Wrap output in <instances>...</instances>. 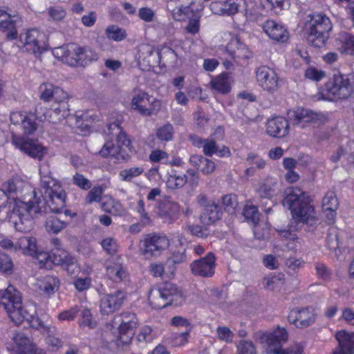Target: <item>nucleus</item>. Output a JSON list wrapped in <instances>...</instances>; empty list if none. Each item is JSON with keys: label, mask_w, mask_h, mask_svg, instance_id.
Wrapping results in <instances>:
<instances>
[{"label": "nucleus", "mask_w": 354, "mask_h": 354, "mask_svg": "<svg viewBox=\"0 0 354 354\" xmlns=\"http://www.w3.org/2000/svg\"><path fill=\"white\" fill-rule=\"evenodd\" d=\"M156 136L161 140H170L173 136V127L170 124H165L157 130Z\"/></svg>", "instance_id": "nucleus-55"}, {"label": "nucleus", "mask_w": 354, "mask_h": 354, "mask_svg": "<svg viewBox=\"0 0 354 354\" xmlns=\"http://www.w3.org/2000/svg\"><path fill=\"white\" fill-rule=\"evenodd\" d=\"M169 245V239L165 236L155 233L147 234L142 241L144 254L148 257H156Z\"/></svg>", "instance_id": "nucleus-13"}, {"label": "nucleus", "mask_w": 354, "mask_h": 354, "mask_svg": "<svg viewBox=\"0 0 354 354\" xmlns=\"http://www.w3.org/2000/svg\"><path fill=\"white\" fill-rule=\"evenodd\" d=\"M73 183L78 187L88 190L91 187V183L88 179L80 173H75L73 177Z\"/></svg>", "instance_id": "nucleus-57"}, {"label": "nucleus", "mask_w": 354, "mask_h": 354, "mask_svg": "<svg viewBox=\"0 0 354 354\" xmlns=\"http://www.w3.org/2000/svg\"><path fill=\"white\" fill-rule=\"evenodd\" d=\"M190 161L200 169L203 174H209L215 169L213 161L201 155H194L190 157Z\"/></svg>", "instance_id": "nucleus-33"}, {"label": "nucleus", "mask_w": 354, "mask_h": 354, "mask_svg": "<svg viewBox=\"0 0 354 354\" xmlns=\"http://www.w3.org/2000/svg\"><path fill=\"white\" fill-rule=\"evenodd\" d=\"M216 332L220 339L226 342H231L232 341L233 333L228 327L218 326Z\"/></svg>", "instance_id": "nucleus-64"}, {"label": "nucleus", "mask_w": 354, "mask_h": 354, "mask_svg": "<svg viewBox=\"0 0 354 354\" xmlns=\"http://www.w3.org/2000/svg\"><path fill=\"white\" fill-rule=\"evenodd\" d=\"M41 187L44 189L43 197L53 213H61L66 206V193L60 183L52 177L47 167L39 169Z\"/></svg>", "instance_id": "nucleus-4"}, {"label": "nucleus", "mask_w": 354, "mask_h": 354, "mask_svg": "<svg viewBox=\"0 0 354 354\" xmlns=\"http://www.w3.org/2000/svg\"><path fill=\"white\" fill-rule=\"evenodd\" d=\"M245 0H226L224 1L225 15H232L238 12L245 10Z\"/></svg>", "instance_id": "nucleus-36"}, {"label": "nucleus", "mask_w": 354, "mask_h": 354, "mask_svg": "<svg viewBox=\"0 0 354 354\" xmlns=\"http://www.w3.org/2000/svg\"><path fill=\"white\" fill-rule=\"evenodd\" d=\"M337 39L344 45L346 53L354 55V36L346 32H340Z\"/></svg>", "instance_id": "nucleus-40"}, {"label": "nucleus", "mask_w": 354, "mask_h": 354, "mask_svg": "<svg viewBox=\"0 0 354 354\" xmlns=\"http://www.w3.org/2000/svg\"><path fill=\"white\" fill-rule=\"evenodd\" d=\"M17 15H11L0 10V31L6 33L8 39H15L18 37L17 27L21 24Z\"/></svg>", "instance_id": "nucleus-18"}, {"label": "nucleus", "mask_w": 354, "mask_h": 354, "mask_svg": "<svg viewBox=\"0 0 354 354\" xmlns=\"http://www.w3.org/2000/svg\"><path fill=\"white\" fill-rule=\"evenodd\" d=\"M231 82L230 75L224 73L213 78L209 84L212 90L225 95L231 91Z\"/></svg>", "instance_id": "nucleus-31"}, {"label": "nucleus", "mask_w": 354, "mask_h": 354, "mask_svg": "<svg viewBox=\"0 0 354 354\" xmlns=\"http://www.w3.org/2000/svg\"><path fill=\"white\" fill-rule=\"evenodd\" d=\"M177 210V204L175 203L165 201L160 207V211L163 215L168 216L169 218L172 217Z\"/></svg>", "instance_id": "nucleus-58"}, {"label": "nucleus", "mask_w": 354, "mask_h": 354, "mask_svg": "<svg viewBox=\"0 0 354 354\" xmlns=\"http://www.w3.org/2000/svg\"><path fill=\"white\" fill-rule=\"evenodd\" d=\"M239 354H256L254 344L250 341H241L238 346Z\"/></svg>", "instance_id": "nucleus-61"}, {"label": "nucleus", "mask_w": 354, "mask_h": 354, "mask_svg": "<svg viewBox=\"0 0 354 354\" xmlns=\"http://www.w3.org/2000/svg\"><path fill=\"white\" fill-rule=\"evenodd\" d=\"M39 97L44 102L55 100L58 103L62 102L67 98V93L61 88L51 83H43L39 88Z\"/></svg>", "instance_id": "nucleus-21"}, {"label": "nucleus", "mask_w": 354, "mask_h": 354, "mask_svg": "<svg viewBox=\"0 0 354 354\" xmlns=\"http://www.w3.org/2000/svg\"><path fill=\"white\" fill-rule=\"evenodd\" d=\"M223 215V211L219 205L214 201L203 209L201 214V220L203 224L210 225L220 220Z\"/></svg>", "instance_id": "nucleus-28"}, {"label": "nucleus", "mask_w": 354, "mask_h": 354, "mask_svg": "<svg viewBox=\"0 0 354 354\" xmlns=\"http://www.w3.org/2000/svg\"><path fill=\"white\" fill-rule=\"evenodd\" d=\"M80 312V308L77 306L68 310H64L58 315V319L61 321H72Z\"/></svg>", "instance_id": "nucleus-59"}, {"label": "nucleus", "mask_w": 354, "mask_h": 354, "mask_svg": "<svg viewBox=\"0 0 354 354\" xmlns=\"http://www.w3.org/2000/svg\"><path fill=\"white\" fill-rule=\"evenodd\" d=\"M14 263L11 257L3 252L0 251V272L7 275L13 273Z\"/></svg>", "instance_id": "nucleus-43"}, {"label": "nucleus", "mask_w": 354, "mask_h": 354, "mask_svg": "<svg viewBox=\"0 0 354 354\" xmlns=\"http://www.w3.org/2000/svg\"><path fill=\"white\" fill-rule=\"evenodd\" d=\"M231 116L236 123L241 125H243L245 124H248L252 122H258L262 120V116L259 114L254 118H250V116L246 115L244 112H231Z\"/></svg>", "instance_id": "nucleus-44"}, {"label": "nucleus", "mask_w": 354, "mask_h": 354, "mask_svg": "<svg viewBox=\"0 0 354 354\" xmlns=\"http://www.w3.org/2000/svg\"><path fill=\"white\" fill-rule=\"evenodd\" d=\"M107 120L105 133L115 136L118 145H115L112 141H106L100 151V155L103 158L111 157L117 161L124 160L127 153L122 147H128L131 145V140L121 127L124 117L121 112H109Z\"/></svg>", "instance_id": "nucleus-2"}, {"label": "nucleus", "mask_w": 354, "mask_h": 354, "mask_svg": "<svg viewBox=\"0 0 354 354\" xmlns=\"http://www.w3.org/2000/svg\"><path fill=\"white\" fill-rule=\"evenodd\" d=\"M12 143L24 153L32 158L39 160H41L47 153L46 149L39 144L37 140H34L28 138H13Z\"/></svg>", "instance_id": "nucleus-14"}, {"label": "nucleus", "mask_w": 354, "mask_h": 354, "mask_svg": "<svg viewBox=\"0 0 354 354\" xmlns=\"http://www.w3.org/2000/svg\"><path fill=\"white\" fill-rule=\"evenodd\" d=\"M281 236L288 239L289 241H292L293 243H287V247L292 250H297L298 246L300 245V243L299 241V238L295 233V229H292V227L290 226L288 229H286L281 230L280 232Z\"/></svg>", "instance_id": "nucleus-42"}, {"label": "nucleus", "mask_w": 354, "mask_h": 354, "mask_svg": "<svg viewBox=\"0 0 354 354\" xmlns=\"http://www.w3.org/2000/svg\"><path fill=\"white\" fill-rule=\"evenodd\" d=\"M222 204L228 214H233L239 206L238 197L234 194H226L222 197Z\"/></svg>", "instance_id": "nucleus-38"}, {"label": "nucleus", "mask_w": 354, "mask_h": 354, "mask_svg": "<svg viewBox=\"0 0 354 354\" xmlns=\"http://www.w3.org/2000/svg\"><path fill=\"white\" fill-rule=\"evenodd\" d=\"M37 260L39 268L47 267L48 261L52 262V253L39 250L36 255L33 257Z\"/></svg>", "instance_id": "nucleus-62"}, {"label": "nucleus", "mask_w": 354, "mask_h": 354, "mask_svg": "<svg viewBox=\"0 0 354 354\" xmlns=\"http://www.w3.org/2000/svg\"><path fill=\"white\" fill-rule=\"evenodd\" d=\"M75 125L82 132H88L93 124L100 122L102 119L101 112L90 114V112H82L81 115H74Z\"/></svg>", "instance_id": "nucleus-25"}, {"label": "nucleus", "mask_w": 354, "mask_h": 354, "mask_svg": "<svg viewBox=\"0 0 354 354\" xmlns=\"http://www.w3.org/2000/svg\"><path fill=\"white\" fill-rule=\"evenodd\" d=\"M177 293V288H171V284H165L162 289L152 290L149 295V301L155 309H162L171 305Z\"/></svg>", "instance_id": "nucleus-12"}, {"label": "nucleus", "mask_w": 354, "mask_h": 354, "mask_svg": "<svg viewBox=\"0 0 354 354\" xmlns=\"http://www.w3.org/2000/svg\"><path fill=\"white\" fill-rule=\"evenodd\" d=\"M24 187V182L19 178H12L2 185L1 189L8 198L18 197ZM32 199L28 202L15 200L14 207L10 214V218L15 229L21 232H30L34 226V216L41 212L40 198L37 197L35 191L32 192Z\"/></svg>", "instance_id": "nucleus-1"}, {"label": "nucleus", "mask_w": 354, "mask_h": 354, "mask_svg": "<svg viewBox=\"0 0 354 354\" xmlns=\"http://www.w3.org/2000/svg\"><path fill=\"white\" fill-rule=\"evenodd\" d=\"M262 28L268 36L273 40L283 43L289 39L287 28L282 24L274 20H267L263 23Z\"/></svg>", "instance_id": "nucleus-22"}, {"label": "nucleus", "mask_w": 354, "mask_h": 354, "mask_svg": "<svg viewBox=\"0 0 354 354\" xmlns=\"http://www.w3.org/2000/svg\"><path fill=\"white\" fill-rule=\"evenodd\" d=\"M257 193L262 198L270 199L274 194V189L270 185L262 183L259 185Z\"/></svg>", "instance_id": "nucleus-63"}, {"label": "nucleus", "mask_w": 354, "mask_h": 354, "mask_svg": "<svg viewBox=\"0 0 354 354\" xmlns=\"http://www.w3.org/2000/svg\"><path fill=\"white\" fill-rule=\"evenodd\" d=\"M189 140L198 148H203V152L206 156H212L216 153V143L213 139H203L197 135H190Z\"/></svg>", "instance_id": "nucleus-30"}, {"label": "nucleus", "mask_w": 354, "mask_h": 354, "mask_svg": "<svg viewBox=\"0 0 354 354\" xmlns=\"http://www.w3.org/2000/svg\"><path fill=\"white\" fill-rule=\"evenodd\" d=\"M105 32L107 37L114 41H122L127 37L125 30L115 25L108 26Z\"/></svg>", "instance_id": "nucleus-46"}, {"label": "nucleus", "mask_w": 354, "mask_h": 354, "mask_svg": "<svg viewBox=\"0 0 354 354\" xmlns=\"http://www.w3.org/2000/svg\"><path fill=\"white\" fill-rule=\"evenodd\" d=\"M127 299V293L122 290L106 294L100 300V312L103 315H110L119 310Z\"/></svg>", "instance_id": "nucleus-16"}, {"label": "nucleus", "mask_w": 354, "mask_h": 354, "mask_svg": "<svg viewBox=\"0 0 354 354\" xmlns=\"http://www.w3.org/2000/svg\"><path fill=\"white\" fill-rule=\"evenodd\" d=\"M289 131L288 120L280 116L273 117L268 120L266 123V133L273 138H283Z\"/></svg>", "instance_id": "nucleus-23"}, {"label": "nucleus", "mask_w": 354, "mask_h": 354, "mask_svg": "<svg viewBox=\"0 0 354 354\" xmlns=\"http://www.w3.org/2000/svg\"><path fill=\"white\" fill-rule=\"evenodd\" d=\"M257 80L259 85L269 92H273L278 88V77L275 71L266 66H260L256 72Z\"/></svg>", "instance_id": "nucleus-19"}, {"label": "nucleus", "mask_w": 354, "mask_h": 354, "mask_svg": "<svg viewBox=\"0 0 354 354\" xmlns=\"http://www.w3.org/2000/svg\"><path fill=\"white\" fill-rule=\"evenodd\" d=\"M50 243L53 246L50 252L52 253V263H53V260L55 259V257L68 254V252L63 249L62 243L58 238L52 239Z\"/></svg>", "instance_id": "nucleus-54"}, {"label": "nucleus", "mask_w": 354, "mask_h": 354, "mask_svg": "<svg viewBox=\"0 0 354 354\" xmlns=\"http://www.w3.org/2000/svg\"><path fill=\"white\" fill-rule=\"evenodd\" d=\"M136 211L140 214V221L145 224L151 223V218L149 214L145 211V202L140 199L138 202V205L136 207Z\"/></svg>", "instance_id": "nucleus-60"}, {"label": "nucleus", "mask_w": 354, "mask_h": 354, "mask_svg": "<svg viewBox=\"0 0 354 354\" xmlns=\"http://www.w3.org/2000/svg\"><path fill=\"white\" fill-rule=\"evenodd\" d=\"M317 319V314L313 306L296 307L291 309L288 315L290 324L297 328L304 329L313 325Z\"/></svg>", "instance_id": "nucleus-10"}, {"label": "nucleus", "mask_w": 354, "mask_h": 354, "mask_svg": "<svg viewBox=\"0 0 354 354\" xmlns=\"http://www.w3.org/2000/svg\"><path fill=\"white\" fill-rule=\"evenodd\" d=\"M243 215L248 221H250L255 226L259 223V214L256 206H245L243 210Z\"/></svg>", "instance_id": "nucleus-50"}, {"label": "nucleus", "mask_w": 354, "mask_h": 354, "mask_svg": "<svg viewBox=\"0 0 354 354\" xmlns=\"http://www.w3.org/2000/svg\"><path fill=\"white\" fill-rule=\"evenodd\" d=\"M19 41L26 51L39 56L48 49L46 35L36 28H32L21 32Z\"/></svg>", "instance_id": "nucleus-9"}, {"label": "nucleus", "mask_w": 354, "mask_h": 354, "mask_svg": "<svg viewBox=\"0 0 354 354\" xmlns=\"http://www.w3.org/2000/svg\"><path fill=\"white\" fill-rule=\"evenodd\" d=\"M177 257L173 256L167 259L164 266L165 274L174 277L177 270Z\"/></svg>", "instance_id": "nucleus-56"}, {"label": "nucleus", "mask_w": 354, "mask_h": 354, "mask_svg": "<svg viewBox=\"0 0 354 354\" xmlns=\"http://www.w3.org/2000/svg\"><path fill=\"white\" fill-rule=\"evenodd\" d=\"M100 245L103 250L109 254L113 255L118 251V242L113 237H107L102 239Z\"/></svg>", "instance_id": "nucleus-52"}, {"label": "nucleus", "mask_w": 354, "mask_h": 354, "mask_svg": "<svg viewBox=\"0 0 354 354\" xmlns=\"http://www.w3.org/2000/svg\"><path fill=\"white\" fill-rule=\"evenodd\" d=\"M37 113L27 112L21 124L25 133L32 134L37 129V124L35 122V119L37 117Z\"/></svg>", "instance_id": "nucleus-37"}, {"label": "nucleus", "mask_w": 354, "mask_h": 354, "mask_svg": "<svg viewBox=\"0 0 354 354\" xmlns=\"http://www.w3.org/2000/svg\"><path fill=\"white\" fill-rule=\"evenodd\" d=\"M102 209L112 215H119L122 212V206L120 203L114 200H110L102 205Z\"/></svg>", "instance_id": "nucleus-51"}, {"label": "nucleus", "mask_w": 354, "mask_h": 354, "mask_svg": "<svg viewBox=\"0 0 354 354\" xmlns=\"http://www.w3.org/2000/svg\"><path fill=\"white\" fill-rule=\"evenodd\" d=\"M351 75H344L339 72L334 73L325 84L321 92V98L333 100V98L346 99L348 97L353 89Z\"/></svg>", "instance_id": "nucleus-7"}, {"label": "nucleus", "mask_w": 354, "mask_h": 354, "mask_svg": "<svg viewBox=\"0 0 354 354\" xmlns=\"http://www.w3.org/2000/svg\"><path fill=\"white\" fill-rule=\"evenodd\" d=\"M198 179L199 177L197 172L193 169H189L183 175V177L180 178L178 176V186L187 183L191 187H195L198 185Z\"/></svg>", "instance_id": "nucleus-45"}, {"label": "nucleus", "mask_w": 354, "mask_h": 354, "mask_svg": "<svg viewBox=\"0 0 354 354\" xmlns=\"http://www.w3.org/2000/svg\"><path fill=\"white\" fill-rule=\"evenodd\" d=\"M127 274L126 270L120 263H113L106 267V275L108 278L115 283L121 282L127 277Z\"/></svg>", "instance_id": "nucleus-35"}, {"label": "nucleus", "mask_w": 354, "mask_h": 354, "mask_svg": "<svg viewBox=\"0 0 354 354\" xmlns=\"http://www.w3.org/2000/svg\"><path fill=\"white\" fill-rule=\"evenodd\" d=\"M19 248L22 250L23 253L31 257H34L39 252L37 248L36 239L30 236H22L18 240Z\"/></svg>", "instance_id": "nucleus-34"}, {"label": "nucleus", "mask_w": 354, "mask_h": 354, "mask_svg": "<svg viewBox=\"0 0 354 354\" xmlns=\"http://www.w3.org/2000/svg\"><path fill=\"white\" fill-rule=\"evenodd\" d=\"M53 55L71 66H82L97 59V55L90 48H84L74 43L63 45L53 50Z\"/></svg>", "instance_id": "nucleus-6"}, {"label": "nucleus", "mask_w": 354, "mask_h": 354, "mask_svg": "<svg viewBox=\"0 0 354 354\" xmlns=\"http://www.w3.org/2000/svg\"><path fill=\"white\" fill-rule=\"evenodd\" d=\"M290 121L294 126L304 128L306 124L313 123L319 124L324 122L325 118L322 112H293L290 116Z\"/></svg>", "instance_id": "nucleus-24"}, {"label": "nucleus", "mask_w": 354, "mask_h": 354, "mask_svg": "<svg viewBox=\"0 0 354 354\" xmlns=\"http://www.w3.org/2000/svg\"><path fill=\"white\" fill-rule=\"evenodd\" d=\"M159 104V101L151 102L149 95L144 92L135 95L131 101V108L137 111H157L156 107Z\"/></svg>", "instance_id": "nucleus-27"}, {"label": "nucleus", "mask_w": 354, "mask_h": 354, "mask_svg": "<svg viewBox=\"0 0 354 354\" xmlns=\"http://www.w3.org/2000/svg\"><path fill=\"white\" fill-rule=\"evenodd\" d=\"M39 288L46 297L55 294L59 288V280L53 275H46L40 281Z\"/></svg>", "instance_id": "nucleus-32"}, {"label": "nucleus", "mask_w": 354, "mask_h": 354, "mask_svg": "<svg viewBox=\"0 0 354 354\" xmlns=\"http://www.w3.org/2000/svg\"><path fill=\"white\" fill-rule=\"evenodd\" d=\"M53 263L61 266L71 276L77 274L80 271L77 259L68 253L66 255L55 257V259L53 260Z\"/></svg>", "instance_id": "nucleus-29"}, {"label": "nucleus", "mask_w": 354, "mask_h": 354, "mask_svg": "<svg viewBox=\"0 0 354 354\" xmlns=\"http://www.w3.org/2000/svg\"><path fill=\"white\" fill-rule=\"evenodd\" d=\"M120 324L118 327L119 339L124 343H128L134 335V330L137 327L138 319L136 315L129 311L123 312L119 316Z\"/></svg>", "instance_id": "nucleus-15"}, {"label": "nucleus", "mask_w": 354, "mask_h": 354, "mask_svg": "<svg viewBox=\"0 0 354 354\" xmlns=\"http://www.w3.org/2000/svg\"><path fill=\"white\" fill-rule=\"evenodd\" d=\"M104 189L101 186H94L87 194L86 201L88 204H91L94 202H100L101 201L102 195Z\"/></svg>", "instance_id": "nucleus-53"}, {"label": "nucleus", "mask_w": 354, "mask_h": 354, "mask_svg": "<svg viewBox=\"0 0 354 354\" xmlns=\"http://www.w3.org/2000/svg\"><path fill=\"white\" fill-rule=\"evenodd\" d=\"M332 30V24L325 15H313L306 24L307 40L309 44L317 48L324 46Z\"/></svg>", "instance_id": "nucleus-8"}, {"label": "nucleus", "mask_w": 354, "mask_h": 354, "mask_svg": "<svg viewBox=\"0 0 354 354\" xmlns=\"http://www.w3.org/2000/svg\"><path fill=\"white\" fill-rule=\"evenodd\" d=\"M45 226L48 232L57 234L66 227V223L56 216H50L47 218Z\"/></svg>", "instance_id": "nucleus-39"}, {"label": "nucleus", "mask_w": 354, "mask_h": 354, "mask_svg": "<svg viewBox=\"0 0 354 354\" xmlns=\"http://www.w3.org/2000/svg\"><path fill=\"white\" fill-rule=\"evenodd\" d=\"M288 337V333L285 328L278 327L267 336V354H301L299 349L293 351L292 349H283L281 344Z\"/></svg>", "instance_id": "nucleus-11"}, {"label": "nucleus", "mask_w": 354, "mask_h": 354, "mask_svg": "<svg viewBox=\"0 0 354 354\" xmlns=\"http://www.w3.org/2000/svg\"><path fill=\"white\" fill-rule=\"evenodd\" d=\"M144 169L140 167H134L125 169L120 171L119 176L122 180L130 182L131 180L142 174Z\"/></svg>", "instance_id": "nucleus-49"}, {"label": "nucleus", "mask_w": 354, "mask_h": 354, "mask_svg": "<svg viewBox=\"0 0 354 354\" xmlns=\"http://www.w3.org/2000/svg\"><path fill=\"white\" fill-rule=\"evenodd\" d=\"M189 267L192 274L196 276L211 277L215 271V255L212 252H209L205 257L193 261Z\"/></svg>", "instance_id": "nucleus-17"}, {"label": "nucleus", "mask_w": 354, "mask_h": 354, "mask_svg": "<svg viewBox=\"0 0 354 354\" xmlns=\"http://www.w3.org/2000/svg\"><path fill=\"white\" fill-rule=\"evenodd\" d=\"M178 20L188 21V24L185 27L187 32L195 35L199 31L200 15L199 13L194 10L190 6L180 7L178 8Z\"/></svg>", "instance_id": "nucleus-20"}, {"label": "nucleus", "mask_w": 354, "mask_h": 354, "mask_svg": "<svg viewBox=\"0 0 354 354\" xmlns=\"http://www.w3.org/2000/svg\"><path fill=\"white\" fill-rule=\"evenodd\" d=\"M0 306H3L9 317L16 325L24 320L30 321L32 315L24 310L20 292L12 286L0 290Z\"/></svg>", "instance_id": "nucleus-5"}, {"label": "nucleus", "mask_w": 354, "mask_h": 354, "mask_svg": "<svg viewBox=\"0 0 354 354\" xmlns=\"http://www.w3.org/2000/svg\"><path fill=\"white\" fill-rule=\"evenodd\" d=\"M339 201L335 192L332 190L328 191L322 200L323 209H333V208H338Z\"/></svg>", "instance_id": "nucleus-47"}, {"label": "nucleus", "mask_w": 354, "mask_h": 354, "mask_svg": "<svg viewBox=\"0 0 354 354\" xmlns=\"http://www.w3.org/2000/svg\"><path fill=\"white\" fill-rule=\"evenodd\" d=\"M266 6L275 15H279L283 10H286L290 6V0H266Z\"/></svg>", "instance_id": "nucleus-41"}, {"label": "nucleus", "mask_w": 354, "mask_h": 354, "mask_svg": "<svg viewBox=\"0 0 354 354\" xmlns=\"http://www.w3.org/2000/svg\"><path fill=\"white\" fill-rule=\"evenodd\" d=\"M336 339L339 347L333 354H353L354 353V333H347L345 330L338 331Z\"/></svg>", "instance_id": "nucleus-26"}, {"label": "nucleus", "mask_w": 354, "mask_h": 354, "mask_svg": "<svg viewBox=\"0 0 354 354\" xmlns=\"http://www.w3.org/2000/svg\"><path fill=\"white\" fill-rule=\"evenodd\" d=\"M283 203L290 210L295 223H305L313 217L314 207L310 196L298 187L286 189Z\"/></svg>", "instance_id": "nucleus-3"}, {"label": "nucleus", "mask_w": 354, "mask_h": 354, "mask_svg": "<svg viewBox=\"0 0 354 354\" xmlns=\"http://www.w3.org/2000/svg\"><path fill=\"white\" fill-rule=\"evenodd\" d=\"M81 319L80 320V327H88L93 328L96 326L97 322L93 319L91 310L88 308L80 309Z\"/></svg>", "instance_id": "nucleus-48"}]
</instances>
